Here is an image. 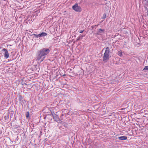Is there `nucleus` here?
<instances>
[{
	"instance_id": "1",
	"label": "nucleus",
	"mask_w": 148,
	"mask_h": 148,
	"mask_svg": "<svg viewBox=\"0 0 148 148\" xmlns=\"http://www.w3.org/2000/svg\"><path fill=\"white\" fill-rule=\"evenodd\" d=\"M50 52V50L48 49L43 48L39 51V53L38 59L39 60L43 56H45L48 54Z\"/></svg>"
},
{
	"instance_id": "2",
	"label": "nucleus",
	"mask_w": 148,
	"mask_h": 148,
	"mask_svg": "<svg viewBox=\"0 0 148 148\" xmlns=\"http://www.w3.org/2000/svg\"><path fill=\"white\" fill-rule=\"evenodd\" d=\"M110 57V51L109 47H108L106 48L105 52L103 54V60L106 62Z\"/></svg>"
},
{
	"instance_id": "3",
	"label": "nucleus",
	"mask_w": 148,
	"mask_h": 148,
	"mask_svg": "<svg viewBox=\"0 0 148 148\" xmlns=\"http://www.w3.org/2000/svg\"><path fill=\"white\" fill-rule=\"evenodd\" d=\"M73 9L76 12H80L82 11V8L80 6H78L77 3H75L72 6Z\"/></svg>"
},
{
	"instance_id": "4",
	"label": "nucleus",
	"mask_w": 148,
	"mask_h": 148,
	"mask_svg": "<svg viewBox=\"0 0 148 148\" xmlns=\"http://www.w3.org/2000/svg\"><path fill=\"white\" fill-rule=\"evenodd\" d=\"M3 50L5 51L4 57L6 59L8 58L9 56V54L8 51L5 48L3 49Z\"/></svg>"
},
{
	"instance_id": "5",
	"label": "nucleus",
	"mask_w": 148,
	"mask_h": 148,
	"mask_svg": "<svg viewBox=\"0 0 148 148\" xmlns=\"http://www.w3.org/2000/svg\"><path fill=\"white\" fill-rule=\"evenodd\" d=\"M47 34L45 32H42V33L38 34L37 36V37H43L47 36Z\"/></svg>"
},
{
	"instance_id": "6",
	"label": "nucleus",
	"mask_w": 148,
	"mask_h": 148,
	"mask_svg": "<svg viewBox=\"0 0 148 148\" xmlns=\"http://www.w3.org/2000/svg\"><path fill=\"white\" fill-rule=\"evenodd\" d=\"M118 138L120 140H126L127 138V136H123L119 137Z\"/></svg>"
},
{
	"instance_id": "7",
	"label": "nucleus",
	"mask_w": 148,
	"mask_h": 148,
	"mask_svg": "<svg viewBox=\"0 0 148 148\" xmlns=\"http://www.w3.org/2000/svg\"><path fill=\"white\" fill-rule=\"evenodd\" d=\"M105 30L104 29H99L98 31L97 32V34L98 35L100 33H103L104 32V31Z\"/></svg>"
},
{
	"instance_id": "8",
	"label": "nucleus",
	"mask_w": 148,
	"mask_h": 148,
	"mask_svg": "<svg viewBox=\"0 0 148 148\" xmlns=\"http://www.w3.org/2000/svg\"><path fill=\"white\" fill-rule=\"evenodd\" d=\"M23 96H22L21 95H19L18 99H19V101H23Z\"/></svg>"
},
{
	"instance_id": "9",
	"label": "nucleus",
	"mask_w": 148,
	"mask_h": 148,
	"mask_svg": "<svg viewBox=\"0 0 148 148\" xmlns=\"http://www.w3.org/2000/svg\"><path fill=\"white\" fill-rule=\"evenodd\" d=\"M118 55L120 56V57H121L123 56L122 52L121 50H120L118 51Z\"/></svg>"
},
{
	"instance_id": "10",
	"label": "nucleus",
	"mask_w": 148,
	"mask_h": 148,
	"mask_svg": "<svg viewBox=\"0 0 148 148\" xmlns=\"http://www.w3.org/2000/svg\"><path fill=\"white\" fill-rule=\"evenodd\" d=\"M148 70V66H145L143 69V70Z\"/></svg>"
},
{
	"instance_id": "11",
	"label": "nucleus",
	"mask_w": 148,
	"mask_h": 148,
	"mask_svg": "<svg viewBox=\"0 0 148 148\" xmlns=\"http://www.w3.org/2000/svg\"><path fill=\"white\" fill-rule=\"evenodd\" d=\"M29 112H27L26 114V116L27 118L29 117Z\"/></svg>"
},
{
	"instance_id": "12",
	"label": "nucleus",
	"mask_w": 148,
	"mask_h": 148,
	"mask_svg": "<svg viewBox=\"0 0 148 148\" xmlns=\"http://www.w3.org/2000/svg\"><path fill=\"white\" fill-rule=\"evenodd\" d=\"M82 39V37H81L80 36H79V37H78L77 39V41H78V40H79L80 39Z\"/></svg>"
},
{
	"instance_id": "13",
	"label": "nucleus",
	"mask_w": 148,
	"mask_h": 148,
	"mask_svg": "<svg viewBox=\"0 0 148 148\" xmlns=\"http://www.w3.org/2000/svg\"><path fill=\"white\" fill-rule=\"evenodd\" d=\"M106 14H104L103 15V17L104 18H105L106 17Z\"/></svg>"
},
{
	"instance_id": "14",
	"label": "nucleus",
	"mask_w": 148,
	"mask_h": 148,
	"mask_svg": "<svg viewBox=\"0 0 148 148\" xmlns=\"http://www.w3.org/2000/svg\"><path fill=\"white\" fill-rule=\"evenodd\" d=\"M45 58V57H44L43 58H42V59H41V61H42L44 59V58Z\"/></svg>"
},
{
	"instance_id": "15",
	"label": "nucleus",
	"mask_w": 148,
	"mask_h": 148,
	"mask_svg": "<svg viewBox=\"0 0 148 148\" xmlns=\"http://www.w3.org/2000/svg\"><path fill=\"white\" fill-rule=\"evenodd\" d=\"M84 30H82V31H80L79 32H80V33H83V32H84Z\"/></svg>"
},
{
	"instance_id": "16",
	"label": "nucleus",
	"mask_w": 148,
	"mask_h": 148,
	"mask_svg": "<svg viewBox=\"0 0 148 148\" xmlns=\"http://www.w3.org/2000/svg\"><path fill=\"white\" fill-rule=\"evenodd\" d=\"M85 36V35H82V36H81L82 37H82H82H83V36Z\"/></svg>"
}]
</instances>
